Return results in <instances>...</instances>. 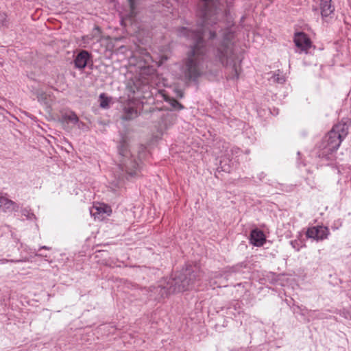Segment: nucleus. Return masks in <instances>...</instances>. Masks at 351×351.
Segmentation results:
<instances>
[{"label":"nucleus","mask_w":351,"mask_h":351,"mask_svg":"<svg viewBox=\"0 0 351 351\" xmlns=\"http://www.w3.org/2000/svg\"><path fill=\"white\" fill-rule=\"evenodd\" d=\"M203 1H204V9L202 13V27L195 30L184 27L179 29L180 36H184L193 41L190 51L187 53L186 58L183 60L180 68L181 72L186 80H197L201 75L202 65L207 57V53L212 51L216 61L219 62L223 66H231L232 71L228 78L237 80L239 77L240 67L237 65L235 62L236 56L232 43L234 37V33L230 29H225L223 32V40L217 46L209 47L214 44L216 32L209 29V41L207 43L203 39L206 29L208 28V26L213 23L210 19L212 11L208 8L207 1L208 0Z\"/></svg>","instance_id":"1"},{"label":"nucleus","mask_w":351,"mask_h":351,"mask_svg":"<svg viewBox=\"0 0 351 351\" xmlns=\"http://www.w3.org/2000/svg\"><path fill=\"white\" fill-rule=\"evenodd\" d=\"M203 276V271L198 267L189 265L173 277L165 278L157 285L143 290L150 299L159 300L171 293L198 287Z\"/></svg>","instance_id":"2"},{"label":"nucleus","mask_w":351,"mask_h":351,"mask_svg":"<svg viewBox=\"0 0 351 351\" xmlns=\"http://www.w3.org/2000/svg\"><path fill=\"white\" fill-rule=\"evenodd\" d=\"M348 133V125L346 123L335 125L322 138L318 146L317 156L329 165L336 159L335 153L342 141Z\"/></svg>","instance_id":"3"},{"label":"nucleus","mask_w":351,"mask_h":351,"mask_svg":"<svg viewBox=\"0 0 351 351\" xmlns=\"http://www.w3.org/2000/svg\"><path fill=\"white\" fill-rule=\"evenodd\" d=\"M119 153L122 159L120 160L119 168L127 174V179L138 177L141 173V165L139 162L131 156L125 145L119 146Z\"/></svg>","instance_id":"4"},{"label":"nucleus","mask_w":351,"mask_h":351,"mask_svg":"<svg viewBox=\"0 0 351 351\" xmlns=\"http://www.w3.org/2000/svg\"><path fill=\"white\" fill-rule=\"evenodd\" d=\"M329 234V229L328 227L324 226L309 227L306 232L307 238L313 239L317 241H322L327 239Z\"/></svg>","instance_id":"5"},{"label":"nucleus","mask_w":351,"mask_h":351,"mask_svg":"<svg viewBox=\"0 0 351 351\" xmlns=\"http://www.w3.org/2000/svg\"><path fill=\"white\" fill-rule=\"evenodd\" d=\"M90 213L95 219L101 221L111 215L112 209L105 204H99L90 208Z\"/></svg>","instance_id":"6"},{"label":"nucleus","mask_w":351,"mask_h":351,"mask_svg":"<svg viewBox=\"0 0 351 351\" xmlns=\"http://www.w3.org/2000/svg\"><path fill=\"white\" fill-rule=\"evenodd\" d=\"M295 46L301 51H307L311 46V41L303 32L296 33L294 38Z\"/></svg>","instance_id":"7"},{"label":"nucleus","mask_w":351,"mask_h":351,"mask_svg":"<svg viewBox=\"0 0 351 351\" xmlns=\"http://www.w3.org/2000/svg\"><path fill=\"white\" fill-rule=\"evenodd\" d=\"M250 240L254 246L261 247L265 243L266 237L262 230L254 229L251 231Z\"/></svg>","instance_id":"8"},{"label":"nucleus","mask_w":351,"mask_h":351,"mask_svg":"<svg viewBox=\"0 0 351 351\" xmlns=\"http://www.w3.org/2000/svg\"><path fill=\"white\" fill-rule=\"evenodd\" d=\"M90 58V54L89 52L86 50L80 51L74 60L75 66L79 69H84Z\"/></svg>","instance_id":"9"},{"label":"nucleus","mask_w":351,"mask_h":351,"mask_svg":"<svg viewBox=\"0 0 351 351\" xmlns=\"http://www.w3.org/2000/svg\"><path fill=\"white\" fill-rule=\"evenodd\" d=\"M0 209L5 213L17 211L19 206L11 199L0 197Z\"/></svg>","instance_id":"10"},{"label":"nucleus","mask_w":351,"mask_h":351,"mask_svg":"<svg viewBox=\"0 0 351 351\" xmlns=\"http://www.w3.org/2000/svg\"><path fill=\"white\" fill-rule=\"evenodd\" d=\"M321 14L326 19L333 14L334 8L331 5V0H320Z\"/></svg>","instance_id":"11"},{"label":"nucleus","mask_w":351,"mask_h":351,"mask_svg":"<svg viewBox=\"0 0 351 351\" xmlns=\"http://www.w3.org/2000/svg\"><path fill=\"white\" fill-rule=\"evenodd\" d=\"M61 119L63 122L67 123L77 124L79 123V118L73 111L64 112L62 114Z\"/></svg>","instance_id":"12"},{"label":"nucleus","mask_w":351,"mask_h":351,"mask_svg":"<svg viewBox=\"0 0 351 351\" xmlns=\"http://www.w3.org/2000/svg\"><path fill=\"white\" fill-rule=\"evenodd\" d=\"M137 116V110L132 106H125L123 109L122 118L124 120H130Z\"/></svg>","instance_id":"13"},{"label":"nucleus","mask_w":351,"mask_h":351,"mask_svg":"<svg viewBox=\"0 0 351 351\" xmlns=\"http://www.w3.org/2000/svg\"><path fill=\"white\" fill-rule=\"evenodd\" d=\"M164 99L166 102L169 103L171 106L175 110H182L184 109V106L178 102L176 99L173 97H170L169 96H164Z\"/></svg>","instance_id":"14"},{"label":"nucleus","mask_w":351,"mask_h":351,"mask_svg":"<svg viewBox=\"0 0 351 351\" xmlns=\"http://www.w3.org/2000/svg\"><path fill=\"white\" fill-rule=\"evenodd\" d=\"M274 82H277L278 84H283L285 82V76L281 73V72L278 70L277 72L274 73L271 77Z\"/></svg>","instance_id":"15"},{"label":"nucleus","mask_w":351,"mask_h":351,"mask_svg":"<svg viewBox=\"0 0 351 351\" xmlns=\"http://www.w3.org/2000/svg\"><path fill=\"white\" fill-rule=\"evenodd\" d=\"M219 277H221V274L218 272H210L209 275L206 277V280L209 281L210 285H217V282L214 280V278H217Z\"/></svg>","instance_id":"16"},{"label":"nucleus","mask_w":351,"mask_h":351,"mask_svg":"<svg viewBox=\"0 0 351 351\" xmlns=\"http://www.w3.org/2000/svg\"><path fill=\"white\" fill-rule=\"evenodd\" d=\"M21 214L25 217L27 220H33L36 219L35 215L32 212L29 208H24L21 210Z\"/></svg>","instance_id":"17"},{"label":"nucleus","mask_w":351,"mask_h":351,"mask_svg":"<svg viewBox=\"0 0 351 351\" xmlns=\"http://www.w3.org/2000/svg\"><path fill=\"white\" fill-rule=\"evenodd\" d=\"M100 99V107L102 108H108L109 107V99L105 96L104 93H101L99 95Z\"/></svg>","instance_id":"18"},{"label":"nucleus","mask_w":351,"mask_h":351,"mask_svg":"<svg viewBox=\"0 0 351 351\" xmlns=\"http://www.w3.org/2000/svg\"><path fill=\"white\" fill-rule=\"evenodd\" d=\"M136 1V0H128V1L129 3L130 8V12L128 14L129 18H132V17L135 16V15H136V12H135Z\"/></svg>","instance_id":"19"},{"label":"nucleus","mask_w":351,"mask_h":351,"mask_svg":"<svg viewBox=\"0 0 351 351\" xmlns=\"http://www.w3.org/2000/svg\"><path fill=\"white\" fill-rule=\"evenodd\" d=\"M297 308L300 311V314L302 315H307V316H311V314L314 313L315 311H311L306 308L305 307L302 308L300 306H297Z\"/></svg>","instance_id":"20"},{"label":"nucleus","mask_w":351,"mask_h":351,"mask_svg":"<svg viewBox=\"0 0 351 351\" xmlns=\"http://www.w3.org/2000/svg\"><path fill=\"white\" fill-rule=\"evenodd\" d=\"M290 244L292 246L293 249H295L296 251H300L301 247H302L301 245V241L299 240H293L290 241Z\"/></svg>","instance_id":"21"},{"label":"nucleus","mask_w":351,"mask_h":351,"mask_svg":"<svg viewBox=\"0 0 351 351\" xmlns=\"http://www.w3.org/2000/svg\"><path fill=\"white\" fill-rule=\"evenodd\" d=\"M0 24L3 26L7 25L6 15L4 13H0Z\"/></svg>","instance_id":"22"},{"label":"nucleus","mask_w":351,"mask_h":351,"mask_svg":"<svg viewBox=\"0 0 351 351\" xmlns=\"http://www.w3.org/2000/svg\"><path fill=\"white\" fill-rule=\"evenodd\" d=\"M23 261L22 260H13V259H6V258H2V259H0V263L1 264H5V263H9V262H11V263H19V262H23Z\"/></svg>","instance_id":"23"},{"label":"nucleus","mask_w":351,"mask_h":351,"mask_svg":"<svg viewBox=\"0 0 351 351\" xmlns=\"http://www.w3.org/2000/svg\"><path fill=\"white\" fill-rule=\"evenodd\" d=\"M176 95L178 97L182 98L184 97V93L182 90H176Z\"/></svg>","instance_id":"24"},{"label":"nucleus","mask_w":351,"mask_h":351,"mask_svg":"<svg viewBox=\"0 0 351 351\" xmlns=\"http://www.w3.org/2000/svg\"><path fill=\"white\" fill-rule=\"evenodd\" d=\"M93 38V36H85L83 37V40L84 41V43H89V40H91Z\"/></svg>","instance_id":"25"},{"label":"nucleus","mask_w":351,"mask_h":351,"mask_svg":"<svg viewBox=\"0 0 351 351\" xmlns=\"http://www.w3.org/2000/svg\"><path fill=\"white\" fill-rule=\"evenodd\" d=\"M42 249H44V250H50L51 247H48V246H46V245H43V246H40V250H42Z\"/></svg>","instance_id":"26"},{"label":"nucleus","mask_w":351,"mask_h":351,"mask_svg":"<svg viewBox=\"0 0 351 351\" xmlns=\"http://www.w3.org/2000/svg\"><path fill=\"white\" fill-rule=\"evenodd\" d=\"M331 228H332V230H337V229L339 228V227H338V226H335V223H334V224L331 226Z\"/></svg>","instance_id":"27"},{"label":"nucleus","mask_w":351,"mask_h":351,"mask_svg":"<svg viewBox=\"0 0 351 351\" xmlns=\"http://www.w3.org/2000/svg\"><path fill=\"white\" fill-rule=\"evenodd\" d=\"M94 31H97V32H99H99H100V29H99V27L98 26H96V27H95V28H94Z\"/></svg>","instance_id":"28"},{"label":"nucleus","mask_w":351,"mask_h":351,"mask_svg":"<svg viewBox=\"0 0 351 351\" xmlns=\"http://www.w3.org/2000/svg\"><path fill=\"white\" fill-rule=\"evenodd\" d=\"M35 255L36 256H45V257H47V255H43V254H36Z\"/></svg>","instance_id":"29"},{"label":"nucleus","mask_w":351,"mask_h":351,"mask_svg":"<svg viewBox=\"0 0 351 351\" xmlns=\"http://www.w3.org/2000/svg\"><path fill=\"white\" fill-rule=\"evenodd\" d=\"M264 177V173H261V175H260V179L261 180L262 178Z\"/></svg>","instance_id":"30"},{"label":"nucleus","mask_w":351,"mask_h":351,"mask_svg":"<svg viewBox=\"0 0 351 351\" xmlns=\"http://www.w3.org/2000/svg\"><path fill=\"white\" fill-rule=\"evenodd\" d=\"M350 186H351V173H350Z\"/></svg>","instance_id":"31"},{"label":"nucleus","mask_w":351,"mask_h":351,"mask_svg":"<svg viewBox=\"0 0 351 351\" xmlns=\"http://www.w3.org/2000/svg\"><path fill=\"white\" fill-rule=\"evenodd\" d=\"M117 186L119 187L121 186V184H117Z\"/></svg>","instance_id":"32"}]
</instances>
